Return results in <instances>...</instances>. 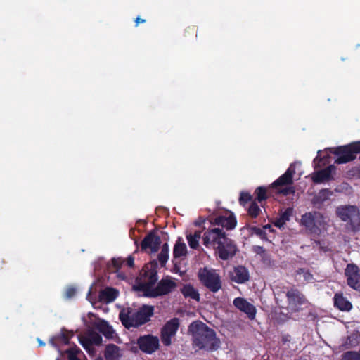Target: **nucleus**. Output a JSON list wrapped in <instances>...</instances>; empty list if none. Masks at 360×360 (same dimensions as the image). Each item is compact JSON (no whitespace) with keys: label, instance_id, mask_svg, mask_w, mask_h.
<instances>
[{"label":"nucleus","instance_id":"nucleus-1","mask_svg":"<svg viewBox=\"0 0 360 360\" xmlns=\"http://www.w3.org/2000/svg\"><path fill=\"white\" fill-rule=\"evenodd\" d=\"M157 265V262L155 260L146 264L136 280L134 288L143 292L144 296L155 297L165 295L176 286L174 282L169 278L161 280L155 286L158 279Z\"/></svg>","mask_w":360,"mask_h":360},{"label":"nucleus","instance_id":"nucleus-2","mask_svg":"<svg viewBox=\"0 0 360 360\" xmlns=\"http://www.w3.org/2000/svg\"><path fill=\"white\" fill-rule=\"evenodd\" d=\"M202 243L207 248H213L216 256L224 261L231 259L238 251L235 241L229 238L219 228H213L205 231Z\"/></svg>","mask_w":360,"mask_h":360},{"label":"nucleus","instance_id":"nucleus-3","mask_svg":"<svg viewBox=\"0 0 360 360\" xmlns=\"http://www.w3.org/2000/svg\"><path fill=\"white\" fill-rule=\"evenodd\" d=\"M188 330L192 335V344L195 348L212 352L221 346V340L217 337L216 332L200 321L192 322Z\"/></svg>","mask_w":360,"mask_h":360},{"label":"nucleus","instance_id":"nucleus-4","mask_svg":"<svg viewBox=\"0 0 360 360\" xmlns=\"http://www.w3.org/2000/svg\"><path fill=\"white\" fill-rule=\"evenodd\" d=\"M153 314V307L144 305L139 309L127 308L120 313V319L126 327H138L150 320Z\"/></svg>","mask_w":360,"mask_h":360},{"label":"nucleus","instance_id":"nucleus-5","mask_svg":"<svg viewBox=\"0 0 360 360\" xmlns=\"http://www.w3.org/2000/svg\"><path fill=\"white\" fill-rule=\"evenodd\" d=\"M331 153L338 156L335 160L336 164H345L356 159L360 153V141L349 144L330 148Z\"/></svg>","mask_w":360,"mask_h":360},{"label":"nucleus","instance_id":"nucleus-6","mask_svg":"<svg viewBox=\"0 0 360 360\" xmlns=\"http://www.w3.org/2000/svg\"><path fill=\"white\" fill-rule=\"evenodd\" d=\"M198 276L200 283L212 292H218L222 287L221 277L215 269L201 268Z\"/></svg>","mask_w":360,"mask_h":360},{"label":"nucleus","instance_id":"nucleus-7","mask_svg":"<svg viewBox=\"0 0 360 360\" xmlns=\"http://www.w3.org/2000/svg\"><path fill=\"white\" fill-rule=\"evenodd\" d=\"M336 214L342 221L349 224L353 231L360 230V212L356 206L339 207L337 208Z\"/></svg>","mask_w":360,"mask_h":360},{"label":"nucleus","instance_id":"nucleus-8","mask_svg":"<svg viewBox=\"0 0 360 360\" xmlns=\"http://www.w3.org/2000/svg\"><path fill=\"white\" fill-rule=\"evenodd\" d=\"M323 224V216L316 211L304 213L300 219V225L310 233L319 234Z\"/></svg>","mask_w":360,"mask_h":360},{"label":"nucleus","instance_id":"nucleus-9","mask_svg":"<svg viewBox=\"0 0 360 360\" xmlns=\"http://www.w3.org/2000/svg\"><path fill=\"white\" fill-rule=\"evenodd\" d=\"M347 283L352 289L360 292V269L355 264H348L345 269Z\"/></svg>","mask_w":360,"mask_h":360},{"label":"nucleus","instance_id":"nucleus-10","mask_svg":"<svg viewBox=\"0 0 360 360\" xmlns=\"http://www.w3.org/2000/svg\"><path fill=\"white\" fill-rule=\"evenodd\" d=\"M179 325L177 318H174L167 322L161 331V340L162 343L168 346L172 343V338L176 335Z\"/></svg>","mask_w":360,"mask_h":360},{"label":"nucleus","instance_id":"nucleus-11","mask_svg":"<svg viewBox=\"0 0 360 360\" xmlns=\"http://www.w3.org/2000/svg\"><path fill=\"white\" fill-rule=\"evenodd\" d=\"M138 345L141 351L152 354L159 347V339L153 335H146L139 338Z\"/></svg>","mask_w":360,"mask_h":360},{"label":"nucleus","instance_id":"nucleus-12","mask_svg":"<svg viewBox=\"0 0 360 360\" xmlns=\"http://www.w3.org/2000/svg\"><path fill=\"white\" fill-rule=\"evenodd\" d=\"M161 240L159 236L153 233L148 234L141 243V249L147 252L155 253L160 246Z\"/></svg>","mask_w":360,"mask_h":360},{"label":"nucleus","instance_id":"nucleus-13","mask_svg":"<svg viewBox=\"0 0 360 360\" xmlns=\"http://www.w3.org/2000/svg\"><path fill=\"white\" fill-rule=\"evenodd\" d=\"M234 306L240 311L247 314L250 320H253L256 315L255 307L243 297H236L233 300Z\"/></svg>","mask_w":360,"mask_h":360},{"label":"nucleus","instance_id":"nucleus-14","mask_svg":"<svg viewBox=\"0 0 360 360\" xmlns=\"http://www.w3.org/2000/svg\"><path fill=\"white\" fill-rule=\"evenodd\" d=\"M212 223L214 225L221 226L226 230L233 229L236 224L237 220L233 213L229 215H219L212 219Z\"/></svg>","mask_w":360,"mask_h":360},{"label":"nucleus","instance_id":"nucleus-15","mask_svg":"<svg viewBox=\"0 0 360 360\" xmlns=\"http://www.w3.org/2000/svg\"><path fill=\"white\" fill-rule=\"evenodd\" d=\"M79 341L83 347L90 352L92 349V345H100L102 338L99 334L89 331L86 336L79 337Z\"/></svg>","mask_w":360,"mask_h":360},{"label":"nucleus","instance_id":"nucleus-16","mask_svg":"<svg viewBox=\"0 0 360 360\" xmlns=\"http://www.w3.org/2000/svg\"><path fill=\"white\" fill-rule=\"evenodd\" d=\"M232 281L237 283H245L250 279V274L248 269L242 265H238L233 269L231 278Z\"/></svg>","mask_w":360,"mask_h":360},{"label":"nucleus","instance_id":"nucleus-17","mask_svg":"<svg viewBox=\"0 0 360 360\" xmlns=\"http://www.w3.org/2000/svg\"><path fill=\"white\" fill-rule=\"evenodd\" d=\"M91 325L94 328L101 333L106 338L110 339L113 338L115 331L105 321L96 319L91 323Z\"/></svg>","mask_w":360,"mask_h":360},{"label":"nucleus","instance_id":"nucleus-18","mask_svg":"<svg viewBox=\"0 0 360 360\" xmlns=\"http://www.w3.org/2000/svg\"><path fill=\"white\" fill-rule=\"evenodd\" d=\"M335 169V167L334 165H329L323 169L314 172L311 177L313 182L315 184H321L326 181L330 180L332 179V172Z\"/></svg>","mask_w":360,"mask_h":360},{"label":"nucleus","instance_id":"nucleus-19","mask_svg":"<svg viewBox=\"0 0 360 360\" xmlns=\"http://www.w3.org/2000/svg\"><path fill=\"white\" fill-rule=\"evenodd\" d=\"M286 297L290 305L297 307L305 303L306 299L300 290L295 288H291L286 293Z\"/></svg>","mask_w":360,"mask_h":360},{"label":"nucleus","instance_id":"nucleus-20","mask_svg":"<svg viewBox=\"0 0 360 360\" xmlns=\"http://www.w3.org/2000/svg\"><path fill=\"white\" fill-rule=\"evenodd\" d=\"M295 173V169L290 166L285 172L277 179L273 184L272 187L276 188L280 186L290 185L293 183V175Z\"/></svg>","mask_w":360,"mask_h":360},{"label":"nucleus","instance_id":"nucleus-21","mask_svg":"<svg viewBox=\"0 0 360 360\" xmlns=\"http://www.w3.org/2000/svg\"><path fill=\"white\" fill-rule=\"evenodd\" d=\"M104 355L106 360H120L123 351L118 346L110 344L106 346Z\"/></svg>","mask_w":360,"mask_h":360},{"label":"nucleus","instance_id":"nucleus-22","mask_svg":"<svg viewBox=\"0 0 360 360\" xmlns=\"http://www.w3.org/2000/svg\"><path fill=\"white\" fill-rule=\"evenodd\" d=\"M333 300L334 306L340 311H349L352 309V304L342 294L336 293Z\"/></svg>","mask_w":360,"mask_h":360},{"label":"nucleus","instance_id":"nucleus-23","mask_svg":"<svg viewBox=\"0 0 360 360\" xmlns=\"http://www.w3.org/2000/svg\"><path fill=\"white\" fill-rule=\"evenodd\" d=\"M73 336L72 331L62 330L59 335L53 337L50 339L49 342L53 347H58V342H61L64 345H68L70 339Z\"/></svg>","mask_w":360,"mask_h":360},{"label":"nucleus","instance_id":"nucleus-24","mask_svg":"<svg viewBox=\"0 0 360 360\" xmlns=\"http://www.w3.org/2000/svg\"><path fill=\"white\" fill-rule=\"evenodd\" d=\"M181 294H183L186 298H190L197 302L200 301V297L198 290L191 284L184 285L183 288H181Z\"/></svg>","mask_w":360,"mask_h":360},{"label":"nucleus","instance_id":"nucleus-25","mask_svg":"<svg viewBox=\"0 0 360 360\" xmlns=\"http://www.w3.org/2000/svg\"><path fill=\"white\" fill-rule=\"evenodd\" d=\"M117 291L112 288H106L100 292L99 299L104 302H111L115 300L117 296Z\"/></svg>","mask_w":360,"mask_h":360},{"label":"nucleus","instance_id":"nucleus-26","mask_svg":"<svg viewBox=\"0 0 360 360\" xmlns=\"http://www.w3.org/2000/svg\"><path fill=\"white\" fill-rule=\"evenodd\" d=\"M112 266L117 271L120 269L124 264H126L129 267H133L134 264V259L133 257L129 256L126 260L122 258H113L112 259Z\"/></svg>","mask_w":360,"mask_h":360},{"label":"nucleus","instance_id":"nucleus-27","mask_svg":"<svg viewBox=\"0 0 360 360\" xmlns=\"http://www.w3.org/2000/svg\"><path fill=\"white\" fill-rule=\"evenodd\" d=\"M360 343V334L358 332H354L347 338L343 345L345 349L356 347Z\"/></svg>","mask_w":360,"mask_h":360},{"label":"nucleus","instance_id":"nucleus-28","mask_svg":"<svg viewBox=\"0 0 360 360\" xmlns=\"http://www.w3.org/2000/svg\"><path fill=\"white\" fill-rule=\"evenodd\" d=\"M332 194L333 192L328 188L321 189L314 198V203L321 204L326 201Z\"/></svg>","mask_w":360,"mask_h":360},{"label":"nucleus","instance_id":"nucleus-29","mask_svg":"<svg viewBox=\"0 0 360 360\" xmlns=\"http://www.w3.org/2000/svg\"><path fill=\"white\" fill-rule=\"evenodd\" d=\"M168 253H169L168 245L167 243H165L161 248L160 253L158 255V261H159L161 266H164L165 265L166 262H167L168 257H169Z\"/></svg>","mask_w":360,"mask_h":360},{"label":"nucleus","instance_id":"nucleus-30","mask_svg":"<svg viewBox=\"0 0 360 360\" xmlns=\"http://www.w3.org/2000/svg\"><path fill=\"white\" fill-rule=\"evenodd\" d=\"M340 360H360V349L356 351H347L341 355Z\"/></svg>","mask_w":360,"mask_h":360},{"label":"nucleus","instance_id":"nucleus-31","mask_svg":"<svg viewBox=\"0 0 360 360\" xmlns=\"http://www.w3.org/2000/svg\"><path fill=\"white\" fill-rule=\"evenodd\" d=\"M257 195V200L259 202L266 200L268 198L267 190L264 186H259L255 191Z\"/></svg>","mask_w":360,"mask_h":360},{"label":"nucleus","instance_id":"nucleus-32","mask_svg":"<svg viewBox=\"0 0 360 360\" xmlns=\"http://www.w3.org/2000/svg\"><path fill=\"white\" fill-rule=\"evenodd\" d=\"M296 273L298 275H303L304 280L307 282H311L314 281V276L309 269L304 268H299L296 271Z\"/></svg>","mask_w":360,"mask_h":360},{"label":"nucleus","instance_id":"nucleus-33","mask_svg":"<svg viewBox=\"0 0 360 360\" xmlns=\"http://www.w3.org/2000/svg\"><path fill=\"white\" fill-rule=\"evenodd\" d=\"M260 211L257 203L255 201L251 202L248 209V214L252 218H256L259 214Z\"/></svg>","mask_w":360,"mask_h":360},{"label":"nucleus","instance_id":"nucleus-34","mask_svg":"<svg viewBox=\"0 0 360 360\" xmlns=\"http://www.w3.org/2000/svg\"><path fill=\"white\" fill-rule=\"evenodd\" d=\"M254 202L252 200V196L248 192L243 191L240 193L239 198V202L241 205L245 206L247 203Z\"/></svg>","mask_w":360,"mask_h":360},{"label":"nucleus","instance_id":"nucleus-35","mask_svg":"<svg viewBox=\"0 0 360 360\" xmlns=\"http://www.w3.org/2000/svg\"><path fill=\"white\" fill-rule=\"evenodd\" d=\"M69 360H80L77 355L82 353L79 348L75 347L67 350Z\"/></svg>","mask_w":360,"mask_h":360},{"label":"nucleus","instance_id":"nucleus-36","mask_svg":"<svg viewBox=\"0 0 360 360\" xmlns=\"http://www.w3.org/2000/svg\"><path fill=\"white\" fill-rule=\"evenodd\" d=\"M321 151H318L317 156L314 160V163L316 167H321L324 166L328 162V159L329 158V155H326V156L321 157L319 155Z\"/></svg>","mask_w":360,"mask_h":360},{"label":"nucleus","instance_id":"nucleus-37","mask_svg":"<svg viewBox=\"0 0 360 360\" xmlns=\"http://www.w3.org/2000/svg\"><path fill=\"white\" fill-rule=\"evenodd\" d=\"M186 238L188 240V243L191 248L192 249H198L199 247V240L193 238L192 236L186 235Z\"/></svg>","mask_w":360,"mask_h":360},{"label":"nucleus","instance_id":"nucleus-38","mask_svg":"<svg viewBox=\"0 0 360 360\" xmlns=\"http://www.w3.org/2000/svg\"><path fill=\"white\" fill-rule=\"evenodd\" d=\"M292 212H293L292 207H288L287 209H285V210L284 212H283L280 214L279 217L282 219V220H283L284 221L286 222L290 220V218L292 216Z\"/></svg>","mask_w":360,"mask_h":360},{"label":"nucleus","instance_id":"nucleus-39","mask_svg":"<svg viewBox=\"0 0 360 360\" xmlns=\"http://www.w3.org/2000/svg\"><path fill=\"white\" fill-rule=\"evenodd\" d=\"M174 257L176 260L179 257H180V238L176 241L174 248Z\"/></svg>","mask_w":360,"mask_h":360},{"label":"nucleus","instance_id":"nucleus-40","mask_svg":"<svg viewBox=\"0 0 360 360\" xmlns=\"http://www.w3.org/2000/svg\"><path fill=\"white\" fill-rule=\"evenodd\" d=\"M251 230L253 233H255L257 236H259L261 238L266 237V232L259 227L252 226Z\"/></svg>","mask_w":360,"mask_h":360},{"label":"nucleus","instance_id":"nucleus-41","mask_svg":"<svg viewBox=\"0 0 360 360\" xmlns=\"http://www.w3.org/2000/svg\"><path fill=\"white\" fill-rule=\"evenodd\" d=\"M252 250L257 255H263L265 253L266 251L264 247L260 245H254L252 247Z\"/></svg>","mask_w":360,"mask_h":360},{"label":"nucleus","instance_id":"nucleus-42","mask_svg":"<svg viewBox=\"0 0 360 360\" xmlns=\"http://www.w3.org/2000/svg\"><path fill=\"white\" fill-rule=\"evenodd\" d=\"M285 224V221H284L283 220H282V219L279 217L278 218H276L274 222V225L276 226V227H278V228H281L283 227L284 225Z\"/></svg>","mask_w":360,"mask_h":360},{"label":"nucleus","instance_id":"nucleus-43","mask_svg":"<svg viewBox=\"0 0 360 360\" xmlns=\"http://www.w3.org/2000/svg\"><path fill=\"white\" fill-rule=\"evenodd\" d=\"M76 290L73 287H69L67 288L65 295L68 298H71L75 294Z\"/></svg>","mask_w":360,"mask_h":360},{"label":"nucleus","instance_id":"nucleus-44","mask_svg":"<svg viewBox=\"0 0 360 360\" xmlns=\"http://www.w3.org/2000/svg\"><path fill=\"white\" fill-rule=\"evenodd\" d=\"M281 193L284 195H287L289 194H293L295 193V189L293 187H287L281 191Z\"/></svg>","mask_w":360,"mask_h":360},{"label":"nucleus","instance_id":"nucleus-45","mask_svg":"<svg viewBox=\"0 0 360 360\" xmlns=\"http://www.w3.org/2000/svg\"><path fill=\"white\" fill-rule=\"evenodd\" d=\"M205 218L199 217L198 219L194 221V225L196 226H201L205 222Z\"/></svg>","mask_w":360,"mask_h":360},{"label":"nucleus","instance_id":"nucleus-46","mask_svg":"<svg viewBox=\"0 0 360 360\" xmlns=\"http://www.w3.org/2000/svg\"><path fill=\"white\" fill-rule=\"evenodd\" d=\"M291 340V336L288 334L284 335L282 336L281 342L283 345L286 344L287 342H290Z\"/></svg>","mask_w":360,"mask_h":360},{"label":"nucleus","instance_id":"nucleus-47","mask_svg":"<svg viewBox=\"0 0 360 360\" xmlns=\"http://www.w3.org/2000/svg\"><path fill=\"white\" fill-rule=\"evenodd\" d=\"M187 255V247L184 243H181V257Z\"/></svg>","mask_w":360,"mask_h":360},{"label":"nucleus","instance_id":"nucleus-48","mask_svg":"<svg viewBox=\"0 0 360 360\" xmlns=\"http://www.w3.org/2000/svg\"><path fill=\"white\" fill-rule=\"evenodd\" d=\"M191 236H192L193 238L200 240L201 238V231H195L193 234L190 233Z\"/></svg>","mask_w":360,"mask_h":360},{"label":"nucleus","instance_id":"nucleus-49","mask_svg":"<svg viewBox=\"0 0 360 360\" xmlns=\"http://www.w3.org/2000/svg\"><path fill=\"white\" fill-rule=\"evenodd\" d=\"M174 268L176 272H178L180 270V267L178 265L177 261H174Z\"/></svg>","mask_w":360,"mask_h":360},{"label":"nucleus","instance_id":"nucleus-50","mask_svg":"<svg viewBox=\"0 0 360 360\" xmlns=\"http://www.w3.org/2000/svg\"><path fill=\"white\" fill-rule=\"evenodd\" d=\"M141 21L142 22H145V20H141L139 18H137L136 19V25H138V24L139 23V22H141Z\"/></svg>","mask_w":360,"mask_h":360},{"label":"nucleus","instance_id":"nucleus-51","mask_svg":"<svg viewBox=\"0 0 360 360\" xmlns=\"http://www.w3.org/2000/svg\"><path fill=\"white\" fill-rule=\"evenodd\" d=\"M38 342L40 346H44L45 345L40 339H38Z\"/></svg>","mask_w":360,"mask_h":360},{"label":"nucleus","instance_id":"nucleus-52","mask_svg":"<svg viewBox=\"0 0 360 360\" xmlns=\"http://www.w3.org/2000/svg\"><path fill=\"white\" fill-rule=\"evenodd\" d=\"M90 293H91V291H89V294H88V295H87V299H88V300H90V298H89Z\"/></svg>","mask_w":360,"mask_h":360},{"label":"nucleus","instance_id":"nucleus-53","mask_svg":"<svg viewBox=\"0 0 360 360\" xmlns=\"http://www.w3.org/2000/svg\"><path fill=\"white\" fill-rule=\"evenodd\" d=\"M89 316H94V314L92 313H89Z\"/></svg>","mask_w":360,"mask_h":360},{"label":"nucleus","instance_id":"nucleus-54","mask_svg":"<svg viewBox=\"0 0 360 360\" xmlns=\"http://www.w3.org/2000/svg\"><path fill=\"white\" fill-rule=\"evenodd\" d=\"M295 360H304V359H303L302 358H299V359H295Z\"/></svg>","mask_w":360,"mask_h":360}]
</instances>
